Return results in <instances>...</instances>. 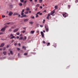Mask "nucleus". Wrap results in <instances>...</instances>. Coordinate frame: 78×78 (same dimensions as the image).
I'll return each instance as SVG.
<instances>
[{
	"instance_id": "1",
	"label": "nucleus",
	"mask_w": 78,
	"mask_h": 78,
	"mask_svg": "<svg viewBox=\"0 0 78 78\" xmlns=\"http://www.w3.org/2000/svg\"><path fill=\"white\" fill-rule=\"evenodd\" d=\"M45 28L47 32L48 31V26L47 25H45Z\"/></svg>"
},
{
	"instance_id": "2",
	"label": "nucleus",
	"mask_w": 78,
	"mask_h": 78,
	"mask_svg": "<svg viewBox=\"0 0 78 78\" xmlns=\"http://www.w3.org/2000/svg\"><path fill=\"white\" fill-rule=\"evenodd\" d=\"M62 15L64 17H66L67 16V14L66 13H62Z\"/></svg>"
},
{
	"instance_id": "3",
	"label": "nucleus",
	"mask_w": 78,
	"mask_h": 78,
	"mask_svg": "<svg viewBox=\"0 0 78 78\" xmlns=\"http://www.w3.org/2000/svg\"><path fill=\"white\" fill-rule=\"evenodd\" d=\"M10 37H11V38H10V39H13L14 38H15V36H14V35H12V34H10Z\"/></svg>"
},
{
	"instance_id": "4",
	"label": "nucleus",
	"mask_w": 78,
	"mask_h": 78,
	"mask_svg": "<svg viewBox=\"0 0 78 78\" xmlns=\"http://www.w3.org/2000/svg\"><path fill=\"white\" fill-rule=\"evenodd\" d=\"M28 20H29V19H24L23 20L24 22L25 23V22H28Z\"/></svg>"
},
{
	"instance_id": "5",
	"label": "nucleus",
	"mask_w": 78,
	"mask_h": 78,
	"mask_svg": "<svg viewBox=\"0 0 78 78\" xmlns=\"http://www.w3.org/2000/svg\"><path fill=\"white\" fill-rule=\"evenodd\" d=\"M18 30H19V28H17L16 29H15L13 31V32L14 33H16V32H17V31H18Z\"/></svg>"
},
{
	"instance_id": "6",
	"label": "nucleus",
	"mask_w": 78,
	"mask_h": 78,
	"mask_svg": "<svg viewBox=\"0 0 78 78\" xmlns=\"http://www.w3.org/2000/svg\"><path fill=\"white\" fill-rule=\"evenodd\" d=\"M1 31H2V32H4L5 31V28L4 27L1 30Z\"/></svg>"
},
{
	"instance_id": "7",
	"label": "nucleus",
	"mask_w": 78,
	"mask_h": 78,
	"mask_svg": "<svg viewBox=\"0 0 78 78\" xmlns=\"http://www.w3.org/2000/svg\"><path fill=\"white\" fill-rule=\"evenodd\" d=\"M41 34L42 35V37H44V33L42 31L41 32Z\"/></svg>"
},
{
	"instance_id": "8",
	"label": "nucleus",
	"mask_w": 78,
	"mask_h": 78,
	"mask_svg": "<svg viewBox=\"0 0 78 78\" xmlns=\"http://www.w3.org/2000/svg\"><path fill=\"white\" fill-rule=\"evenodd\" d=\"M13 14V13L11 12H10L9 13V16H11V15H12Z\"/></svg>"
},
{
	"instance_id": "9",
	"label": "nucleus",
	"mask_w": 78,
	"mask_h": 78,
	"mask_svg": "<svg viewBox=\"0 0 78 78\" xmlns=\"http://www.w3.org/2000/svg\"><path fill=\"white\" fill-rule=\"evenodd\" d=\"M4 45H5V43H2L1 44V45L0 46V47H3Z\"/></svg>"
},
{
	"instance_id": "10",
	"label": "nucleus",
	"mask_w": 78,
	"mask_h": 78,
	"mask_svg": "<svg viewBox=\"0 0 78 78\" xmlns=\"http://www.w3.org/2000/svg\"><path fill=\"white\" fill-rule=\"evenodd\" d=\"M34 32H35V31L34 30H33V31H31L30 32V33L31 34H34Z\"/></svg>"
},
{
	"instance_id": "11",
	"label": "nucleus",
	"mask_w": 78,
	"mask_h": 78,
	"mask_svg": "<svg viewBox=\"0 0 78 78\" xmlns=\"http://www.w3.org/2000/svg\"><path fill=\"white\" fill-rule=\"evenodd\" d=\"M3 53L4 55H6V51H3Z\"/></svg>"
},
{
	"instance_id": "12",
	"label": "nucleus",
	"mask_w": 78,
	"mask_h": 78,
	"mask_svg": "<svg viewBox=\"0 0 78 78\" xmlns=\"http://www.w3.org/2000/svg\"><path fill=\"white\" fill-rule=\"evenodd\" d=\"M26 47H25L24 46H23L22 47V48H23L25 50H26Z\"/></svg>"
},
{
	"instance_id": "13",
	"label": "nucleus",
	"mask_w": 78,
	"mask_h": 78,
	"mask_svg": "<svg viewBox=\"0 0 78 78\" xmlns=\"http://www.w3.org/2000/svg\"><path fill=\"white\" fill-rule=\"evenodd\" d=\"M26 10L27 11H28L29 10H30V8L28 7H27L26 8Z\"/></svg>"
},
{
	"instance_id": "14",
	"label": "nucleus",
	"mask_w": 78,
	"mask_h": 78,
	"mask_svg": "<svg viewBox=\"0 0 78 78\" xmlns=\"http://www.w3.org/2000/svg\"><path fill=\"white\" fill-rule=\"evenodd\" d=\"M15 15H19V13H13V16H15Z\"/></svg>"
},
{
	"instance_id": "15",
	"label": "nucleus",
	"mask_w": 78,
	"mask_h": 78,
	"mask_svg": "<svg viewBox=\"0 0 78 78\" xmlns=\"http://www.w3.org/2000/svg\"><path fill=\"white\" fill-rule=\"evenodd\" d=\"M23 39V37H20L19 38V40H22Z\"/></svg>"
},
{
	"instance_id": "16",
	"label": "nucleus",
	"mask_w": 78,
	"mask_h": 78,
	"mask_svg": "<svg viewBox=\"0 0 78 78\" xmlns=\"http://www.w3.org/2000/svg\"><path fill=\"white\" fill-rule=\"evenodd\" d=\"M19 5H20V6H22L23 5L22 4V3H20L19 4Z\"/></svg>"
},
{
	"instance_id": "17",
	"label": "nucleus",
	"mask_w": 78,
	"mask_h": 78,
	"mask_svg": "<svg viewBox=\"0 0 78 78\" xmlns=\"http://www.w3.org/2000/svg\"><path fill=\"white\" fill-rule=\"evenodd\" d=\"M9 8L10 9H12V5H10Z\"/></svg>"
},
{
	"instance_id": "18",
	"label": "nucleus",
	"mask_w": 78,
	"mask_h": 78,
	"mask_svg": "<svg viewBox=\"0 0 78 78\" xmlns=\"http://www.w3.org/2000/svg\"><path fill=\"white\" fill-rule=\"evenodd\" d=\"M54 13H55V11H52L51 14V15H53Z\"/></svg>"
},
{
	"instance_id": "19",
	"label": "nucleus",
	"mask_w": 78,
	"mask_h": 78,
	"mask_svg": "<svg viewBox=\"0 0 78 78\" xmlns=\"http://www.w3.org/2000/svg\"><path fill=\"white\" fill-rule=\"evenodd\" d=\"M10 53L11 55H13V52H12V51H10Z\"/></svg>"
},
{
	"instance_id": "20",
	"label": "nucleus",
	"mask_w": 78,
	"mask_h": 78,
	"mask_svg": "<svg viewBox=\"0 0 78 78\" xmlns=\"http://www.w3.org/2000/svg\"><path fill=\"white\" fill-rule=\"evenodd\" d=\"M26 17V15H24L21 16V17Z\"/></svg>"
},
{
	"instance_id": "21",
	"label": "nucleus",
	"mask_w": 78,
	"mask_h": 78,
	"mask_svg": "<svg viewBox=\"0 0 78 78\" xmlns=\"http://www.w3.org/2000/svg\"><path fill=\"white\" fill-rule=\"evenodd\" d=\"M30 24H31V25H33V22L32 21H31L30 22H29Z\"/></svg>"
},
{
	"instance_id": "22",
	"label": "nucleus",
	"mask_w": 78,
	"mask_h": 78,
	"mask_svg": "<svg viewBox=\"0 0 78 78\" xmlns=\"http://www.w3.org/2000/svg\"><path fill=\"white\" fill-rule=\"evenodd\" d=\"M39 6H40V5L39 4H37L36 5V6H37V7H39Z\"/></svg>"
},
{
	"instance_id": "23",
	"label": "nucleus",
	"mask_w": 78,
	"mask_h": 78,
	"mask_svg": "<svg viewBox=\"0 0 78 78\" xmlns=\"http://www.w3.org/2000/svg\"><path fill=\"white\" fill-rule=\"evenodd\" d=\"M20 1L21 2V3H23V2H24V0H20Z\"/></svg>"
},
{
	"instance_id": "24",
	"label": "nucleus",
	"mask_w": 78,
	"mask_h": 78,
	"mask_svg": "<svg viewBox=\"0 0 78 78\" xmlns=\"http://www.w3.org/2000/svg\"><path fill=\"white\" fill-rule=\"evenodd\" d=\"M42 0H39V2L40 3H41L42 2Z\"/></svg>"
},
{
	"instance_id": "25",
	"label": "nucleus",
	"mask_w": 78,
	"mask_h": 78,
	"mask_svg": "<svg viewBox=\"0 0 78 78\" xmlns=\"http://www.w3.org/2000/svg\"><path fill=\"white\" fill-rule=\"evenodd\" d=\"M26 39H27V37H26V36H25L24 37V39H23V41H25V40H26Z\"/></svg>"
},
{
	"instance_id": "26",
	"label": "nucleus",
	"mask_w": 78,
	"mask_h": 78,
	"mask_svg": "<svg viewBox=\"0 0 78 78\" xmlns=\"http://www.w3.org/2000/svg\"><path fill=\"white\" fill-rule=\"evenodd\" d=\"M40 12H37V13L36 14V15H37V14H40Z\"/></svg>"
},
{
	"instance_id": "27",
	"label": "nucleus",
	"mask_w": 78,
	"mask_h": 78,
	"mask_svg": "<svg viewBox=\"0 0 78 78\" xmlns=\"http://www.w3.org/2000/svg\"><path fill=\"white\" fill-rule=\"evenodd\" d=\"M17 48V50H18V51H19V50H20V48Z\"/></svg>"
},
{
	"instance_id": "28",
	"label": "nucleus",
	"mask_w": 78,
	"mask_h": 78,
	"mask_svg": "<svg viewBox=\"0 0 78 78\" xmlns=\"http://www.w3.org/2000/svg\"><path fill=\"white\" fill-rule=\"evenodd\" d=\"M55 9H58V6L57 5H56L55 6Z\"/></svg>"
},
{
	"instance_id": "29",
	"label": "nucleus",
	"mask_w": 78,
	"mask_h": 78,
	"mask_svg": "<svg viewBox=\"0 0 78 78\" xmlns=\"http://www.w3.org/2000/svg\"><path fill=\"white\" fill-rule=\"evenodd\" d=\"M16 34L17 35H19V34H20V33H19V32L17 33H16Z\"/></svg>"
},
{
	"instance_id": "30",
	"label": "nucleus",
	"mask_w": 78,
	"mask_h": 78,
	"mask_svg": "<svg viewBox=\"0 0 78 78\" xmlns=\"http://www.w3.org/2000/svg\"><path fill=\"white\" fill-rule=\"evenodd\" d=\"M51 14H50V13H49V14H48V16L49 17V16H50V15H51Z\"/></svg>"
},
{
	"instance_id": "31",
	"label": "nucleus",
	"mask_w": 78,
	"mask_h": 78,
	"mask_svg": "<svg viewBox=\"0 0 78 78\" xmlns=\"http://www.w3.org/2000/svg\"><path fill=\"white\" fill-rule=\"evenodd\" d=\"M27 1H25L24 2V4H25L27 3Z\"/></svg>"
},
{
	"instance_id": "32",
	"label": "nucleus",
	"mask_w": 78,
	"mask_h": 78,
	"mask_svg": "<svg viewBox=\"0 0 78 78\" xmlns=\"http://www.w3.org/2000/svg\"><path fill=\"white\" fill-rule=\"evenodd\" d=\"M4 17H5V16L2 15V18H4Z\"/></svg>"
},
{
	"instance_id": "33",
	"label": "nucleus",
	"mask_w": 78,
	"mask_h": 78,
	"mask_svg": "<svg viewBox=\"0 0 78 78\" xmlns=\"http://www.w3.org/2000/svg\"><path fill=\"white\" fill-rule=\"evenodd\" d=\"M7 27H8V26H5V27H4V28H5V29H6V28H7Z\"/></svg>"
},
{
	"instance_id": "34",
	"label": "nucleus",
	"mask_w": 78,
	"mask_h": 78,
	"mask_svg": "<svg viewBox=\"0 0 78 78\" xmlns=\"http://www.w3.org/2000/svg\"><path fill=\"white\" fill-rule=\"evenodd\" d=\"M5 50H6V47H5L3 49V51H5Z\"/></svg>"
},
{
	"instance_id": "35",
	"label": "nucleus",
	"mask_w": 78,
	"mask_h": 78,
	"mask_svg": "<svg viewBox=\"0 0 78 78\" xmlns=\"http://www.w3.org/2000/svg\"><path fill=\"white\" fill-rule=\"evenodd\" d=\"M50 43H48V44L47 45V46H48L50 45Z\"/></svg>"
},
{
	"instance_id": "36",
	"label": "nucleus",
	"mask_w": 78,
	"mask_h": 78,
	"mask_svg": "<svg viewBox=\"0 0 78 78\" xmlns=\"http://www.w3.org/2000/svg\"><path fill=\"white\" fill-rule=\"evenodd\" d=\"M22 33H25V30H23Z\"/></svg>"
},
{
	"instance_id": "37",
	"label": "nucleus",
	"mask_w": 78,
	"mask_h": 78,
	"mask_svg": "<svg viewBox=\"0 0 78 78\" xmlns=\"http://www.w3.org/2000/svg\"><path fill=\"white\" fill-rule=\"evenodd\" d=\"M39 17V16L37 15H36L35 17L37 18V17Z\"/></svg>"
},
{
	"instance_id": "38",
	"label": "nucleus",
	"mask_w": 78,
	"mask_h": 78,
	"mask_svg": "<svg viewBox=\"0 0 78 78\" xmlns=\"http://www.w3.org/2000/svg\"><path fill=\"white\" fill-rule=\"evenodd\" d=\"M28 55V54L27 53H25L24 54V55Z\"/></svg>"
},
{
	"instance_id": "39",
	"label": "nucleus",
	"mask_w": 78,
	"mask_h": 78,
	"mask_svg": "<svg viewBox=\"0 0 78 78\" xmlns=\"http://www.w3.org/2000/svg\"><path fill=\"white\" fill-rule=\"evenodd\" d=\"M9 45H7L6 46V48H9Z\"/></svg>"
},
{
	"instance_id": "40",
	"label": "nucleus",
	"mask_w": 78,
	"mask_h": 78,
	"mask_svg": "<svg viewBox=\"0 0 78 78\" xmlns=\"http://www.w3.org/2000/svg\"><path fill=\"white\" fill-rule=\"evenodd\" d=\"M24 13L23 12H21V15H22V16H23V15Z\"/></svg>"
},
{
	"instance_id": "41",
	"label": "nucleus",
	"mask_w": 78,
	"mask_h": 78,
	"mask_svg": "<svg viewBox=\"0 0 78 78\" xmlns=\"http://www.w3.org/2000/svg\"><path fill=\"white\" fill-rule=\"evenodd\" d=\"M11 29H14V27H11Z\"/></svg>"
},
{
	"instance_id": "42",
	"label": "nucleus",
	"mask_w": 78,
	"mask_h": 78,
	"mask_svg": "<svg viewBox=\"0 0 78 78\" xmlns=\"http://www.w3.org/2000/svg\"><path fill=\"white\" fill-rule=\"evenodd\" d=\"M17 43H15L14 44V45H15V46H16V45H17Z\"/></svg>"
},
{
	"instance_id": "43",
	"label": "nucleus",
	"mask_w": 78,
	"mask_h": 78,
	"mask_svg": "<svg viewBox=\"0 0 78 78\" xmlns=\"http://www.w3.org/2000/svg\"><path fill=\"white\" fill-rule=\"evenodd\" d=\"M46 19H49V17L48 16L47 17H46Z\"/></svg>"
},
{
	"instance_id": "44",
	"label": "nucleus",
	"mask_w": 78,
	"mask_h": 78,
	"mask_svg": "<svg viewBox=\"0 0 78 78\" xmlns=\"http://www.w3.org/2000/svg\"><path fill=\"white\" fill-rule=\"evenodd\" d=\"M24 9H23L22 11L21 12H24Z\"/></svg>"
},
{
	"instance_id": "45",
	"label": "nucleus",
	"mask_w": 78,
	"mask_h": 78,
	"mask_svg": "<svg viewBox=\"0 0 78 78\" xmlns=\"http://www.w3.org/2000/svg\"><path fill=\"white\" fill-rule=\"evenodd\" d=\"M12 31V29H10L9 30V31Z\"/></svg>"
},
{
	"instance_id": "46",
	"label": "nucleus",
	"mask_w": 78,
	"mask_h": 78,
	"mask_svg": "<svg viewBox=\"0 0 78 78\" xmlns=\"http://www.w3.org/2000/svg\"><path fill=\"white\" fill-rule=\"evenodd\" d=\"M40 27H41V28H42V27H43V25H40Z\"/></svg>"
},
{
	"instance_id": "47",
	"label": "nucleus",
	"mask_w": 78,
	"mask_h": 78,
	"mask_svg": "<svg viewBox=\"0 0 78 78\" xmlns=\"http://www.w3.org/2000/svg\"><path fill=\"white\" fill-rule=\"evenodd\" d=\"M28 12H25V14H28Z\"/></svg>"
},
{
	"instance_id": "48",
	"label": "nucleus",
	"mask_w": 78,
	"mask_h": 78,
	"mask_svg": "<svg viewBox=\"0 0 78 78\" xmlns=\"http://www.w3.org/2000/svg\"><path fill=\"white\" fill-rule=\"evenodd\" d=\"M45 20H43V23H44V22H45Z\"/></svg>"
},
{
	"instance_id": "49",
	"label": "nucleus",
	"mask_w": 78,
	"mask_h": 78,
	"mask_svg": "<svg viewBox=\"0 0 78 78\" xmlns=\"http://www.w3.org/2000/svg\"><path fill=\"white\" fill-rule=\"evenodd\" d=\"M40 8H41V9H42V6H40Z\"/></svg>"
},
{
	"instance_id": "50",
	"label": "nucleus",
	"mask_w": 78,
	"mask_h": 78,
	"mask_svg": "<svg viewBox=\"0 0 78 78\" xmlns=\"http://www.w3.org/2000/svg\"><path fill=\"white\" fill-rule=\"evenodd\" d=\"M43 44H45V41H43Z\"/></svg>"
},
{
	"instance_id": "51",
	"label": "nucleus",
	"mask_w": 78,
	"mask_h": 78,
	"mask_svg": "<svg viewBox=\"0 0 78 78\" xmlns=\"http://www.w3.org/2000/svg\"><path fill=\"white\" fill-rule=\"evenodd\" d=\"M17 39H19V36L16 37Z\"/></svg>"
},
{
	"instance_id": "52",
	"label": "nucleus",
	"mask_w": 78,
	"mask_h": 78,
	"mask_svg": "<svg viewBox=\"0 0 78 78\" xmlns=\"http://www.w3.org/2000/svg\"><path fill=\"white\" fill-rule=\"evenodd\" d=\"M39 31L37 30V31L36 33H39Z\"/></svg>"
},
{
	"instance_id": "53",
	"label": "nucleus",
	"mask_w": 78,
	"mask_h": 78,
	"mask_svg": "<svg viewBox=\"0 0 78 78\" xmlns=\"http://www.w3.org/2000/svg\"><path fill=\"white\" fill-rule=\"evenodd\" d=\"M31 18H32V19H34V16H32Z\"/></svg>"
},
{
	"instance_id": "54",
	"label": "nucleus",
	"mask_w": 78,
	"mask_h": 78,
	"mask_svg": "<svg viewBox=\"0 0 78 78\" xmlns=\"http://www.w3.org/2000/svg\"><path fill=\"white\" fill-rule=\"evenodd\" d=\"M42 13H40L39 15H42Z\"/></svg>"
},
{
	"instance_id": "55",
	"label": "nucleus",
	"mask_w": 78,
	"mask_h": 78,
	"mask_svg": "<svg viewBox=\"0 0 78 78\" xmlns=\"http://www.w3.org/2000/svg\"><path fill=\"white\" fill-rule=\"evenodd\" d=\"M68 8H70V5H68Z\"/></svg>"
},
{
	"instance_id": "56",
	"label": "nucleus",
	"mask_w": 78,
	"mask_h": 78,
	"mask_svg": "<svg viewBox=\"0 0 78 78\" xmlns=\"http://www.w3.org/2000/svg\"><path fill=\"white\" fill-rule=\"evenodd\" d=\"M14 41V40H12V42H13Z\"/></svg>"
},
{
	"instance_id": "57",
	"label": "nucleus",
	"mask_w": 78,
	"mask_h": 78,
	"mask_svg": "<svg viewBox=\"0 0 78 78\" xmlns=\"http://www.w3.org/2000/svg\"><path fill=\"white\" fill-rule=\"evenodd\" d=\"M18 45L19 46H20V43H19Z\"/></svg>"
},
{
	"instance_id": "58",
	"label": "nucleus",
	"mask_w": 78,
	"mask_h": 78,
	"mask_svg": "<svg viewBox=\"0 0 78 78\" xmlns=\"http://www.w3.org/2000/svg\"><path fill=\"white\" fill-rule=\"evenodd\" d=\"M3 33H2V32H1L0 33V35H1V34H3Z\"/></svg>"
},
{
	"instance_id": "59",
	"label": "nucleus",
	"mask_w": 78,
	"mask_h": 78,
	"mask_svg": "<svg viewBox=\"0 0 78 78\" xmlns=\"http://www.w3.org/2000/svg\"><path fill=\"white\" fill-rule=\"evenodd\" d=\"M23 29H24V30H26V29H25V27H23Z\"/></svg>"
},
{
	"instance_id": "60",
	"label": "nucleus",
	"mask_w": 78,
	"mask_h": 78,
	"mask_svg": "<svg viewBox=\"0 0 78 78\" xmlns=\"http://www.w3.org/2000/svg\"><path fill=\"white\" fill-rule=\"evenodd\" d=\"M34 1L35 2H37V0H34Z\"/></svg>"
},
{
	"instance_id": "61",
	"label": "nucleus",
	"mask_w": 78,
	"mask_h": 78,
	"mask_svg": "<svg viewBox=\"0 0 78 78\" xmlns=\"http://www.w3.org/2000/svg\"><path fill=\"white\" fill-rule=\"evenodd\" d=\"M20 55V53H18V56H19Z\"/></svg>"
},
{
	"instance_id": "62",
	"label": "nucleus",
	"mask_w": 78,
	"mask_h": 78,
	"mask_svg": "<svg viewBox=\"0 0 78 78\" xmlns=\"http://www.w3.org/2000/svg\"><path fill=\"white\" fill-rule=\"evenodd\" d=\"M18 17H20V15H19Z\"/></svg>"
},
{
	"instance_id": "63",
	"label": "nucleus",
	"mask_w": 78,
	"mask_h": 78,
	"mask_svg": "<svg viewBox=\"0 0 78 78\" xmlns=\"http://www.w3.org/2000/svg\"><path fill=\"white\" fill-rule=\"evenodd\" d=\"M9 23H7V24H8L9 25Z\"/></svg>"
},
{
	"instance_id": "64",
	"label": "nucleus",
	"mask_w": 78,
	"mask_h": 78,
	"mask_svg": "<svg viewBox=\"0 0 78 78\" xmlns=\"http://www.w3.org/2000/svg\"><path fill=\"white\" fill-rule=\"evenodd\" d=\"M8 54L9 55H10V53H8Z\"/></svg>"
}]
</instances>
